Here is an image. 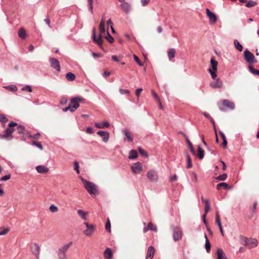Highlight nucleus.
I'll list each match as a JSON object with an SVG mask.
<instances>
[{"label": "nucleus", "mask_w": 259, "mask_h": 259, "mask_svg": "<svg viewBox=\"0 0 259 259\" xmlns=\"http://www.w3.org/2000/svg\"><path fill=\"white\" fill-rule=\"evenodd\" d=\"M99 29H100V34L99 37L97 38L96 37V30L95 28H94L93 29V35L92 37L93 40L99 46L103 49L102 47V42L103 39L102 37L104 36L105 35V24L104 23H100L99 25Z\"/></svg>", "instance_id": "obj_1"}, {"label": "nucleus", "mask_w": 259, "mask_h": 259, "mask_svg": "<svg viewBox=\"0 0 259 259\" xmlns=\"http://www.w3.org/2000/svg\"><path fill=\"white\" fill-rule=\"evenodd\" d=\"M240 241L241 243L249 249L255 247L258 244V241L256 239L247 238L243 236H240Z\"/></svg>", "instance_id": "obj_2"}, {"label": "nucleus", "mask_w": 259, "mask_h": 259, "mask_svg": "<svg viewBox=\"0 0 259 259\" xmlns=\"http://www.w3.org/2000/svg\"><path fill=\"white\" fill-rule=\"evenodd\" d=\"M80 180L84 187L91 195H96L98 193L96 186L94 184L88 181L82 177H80Z\"/></svg>", "instance_id": "obj_3"}, {"label": "nucleus", "mask_w": 259, "mask_h": 259, "mask_svg": "<svg viewBox=\"0 0 259 259\" xmlns=\"http://www.w3.org/2000/svg\"><path fill=\"white\" fill-rule=\"evenodd\" d=\"M219 109L222 111L225 110V107H227L230 109H234L235 105L233 102L228 100H222L218 103Z\"/></svg>", "instance_id": "obj_4"}, {"label": "nucleus", "mask_w": 259, "mask_h": 259, "mask_svg": "<svg viewBox=\"0 0 259 259\" xmlns=\"http://www.w3.org/2000/svg\"><path fill=\"white\" fill-rule=\"evenodd\" d=\"M84 101V99L81 97H76L72 98L70 100V103L69 104L71 106V112H73L75 111L79 106V103L82 102Z\"/></svg>", "instance_id": "obj_5"}, {"label": "nucleus", "mask_w": 259, "mask_h": 259, "mask_svg": "<svg viewBox=\"0 0 259 259\" xmlns=\"http://www.w3.org/2000/svg\"><path fill=\"white\" fill-rule=\"evenodd\" d=\"M71 243L64 245L58 249V256L59 259H68L66 252L70 247Z\"/></svg>", "instance_id": "obj_6"}, {"label": "nucleus", "mask_w": 259, "mask_h": 259, "mask_svg": "<svg viewBox=\"0 0 259 259\" xmlns=\"http://www.w3.org/2000/svg\"><path fill=\"white\" fill-rule=\"evenodd\" d=\"M8 125L9 127L6 130L5 134L3 136V138H8L9 137H11L12 133L15 131L13 127L17 126L18 125L16 122H11Z\"/></svg>", "instance_id": "obj_7"}, {"label": "nucleus", "mask_w": 259, "mask_h": 259, "mask_svg": "<svg viewBox=\"0 0 259 259\" xmlns=\"http://www.w3.org/2000/svg\"><path fill=\"white\" fill-rule=\"evenodd\" d=\"M147 177L152 182H156L158 179V176L156 170L153 169L149 170L147 174Z\"/></svg>", "instance_id": "obj_8"}, {"label": "nucleus", "mask_w": 259, "mask_h": 259, "mask_svg": "<svg viewBox=\"0 0 259 259\" xmlns=\"http://www.w3.org/2000/svg\"><path fill=\"white\" fill-rule=\"evenodd\" d=\"M183 235V232L179 227H176L173 229V238L175 241L181 239Z\"/></svg>", "instance_id": "obj_9"}, {"label": "nucleus", "mask_w": 259, "mask_h": 259, "mask_svg": "<svg viewBox=\"0 0 259 259\" xmlns=\"http://www.w3.org/2000/svg\"><path fill=\"white\" fill-rule=\"evenodd\" d=\"M84 225L87 227V229L83 231V234L88 236H91L95 230L94 226L93 225L89 224L87 222H85Z\"/></svg>", "instance_id": "obj_10"}, {"label": "nucleus", "mask_w": 259, "mask_h": 259, "mask_svg": "<svg viewBox=\"0 0 259 259\" xmlns=\"http://www.w3.org/2000/svg\"><path fill=\"white\" fill-rule=\"evenodd\" d=\"M49 62L52 68L56 70L58 72L60 71L61 68L60 63L57 59L54 58H51L49 59Z\"/></svg>", "instance_id": "obj_11"}, {"label": "nucleus", "mask_w": 259, "mask_h": 259, "mask_svg": "<svg viewBox=\"0 0 259 259\" xmlns=\"http://www.w3.org/2000/svg\"><path fill=\"white\" fill-rule=\"evenodd\" d=\"M131 169L133 173L140 174L143 170L142 164L139 162H136L132 165Z\"/></svg>", "instance_id": "obj_12"}, {"label": "nucleus", "mask_w": 259, "mask_h": 259, "mask_svg": "<svg viewBox=\"0 0 259 259\" xmlns=\"http://www.w3.org/2000/svg\"><path fill=\"white\" fill-rule=\"evenodd\" d=\"M244 59L249 63H252L254 59V55L248 50L244 52Z\"/></svg>", "instance_id": "obj_13"}, {"label": "nucleus", "mask_w": 259, "mask_h": 259, "mask_svg": "<svg viewBox=\"0 0 259 259\" xmlns=\"http://www.w3.org/2000/svg\"><path fill=\"white\" fill-rule=\"evenodd\" d=\"M206 13L207 14V16L209 18L210 23L212 24L216 23L217 20V16L211 12L208 9H206Z\"/></svg>", "instance_id": "obj_14"}, {"label": "nucleus", "mask_w": 259, "mask_h": 259, "mask_svg": "<svg viewBox=\"0 0 259 259\" xmlns=\"http://www.w3.org/2000/svg\"><path fill=\"white\" fill-rule=\"evenodd\" d=\"M201 201H202V202H203L205 203V207H204L205 213L203 215V218H205L207 213L210 210V204H209V202L208 200L204 199L203 197H201Z\"/></svg>", "instance_id": "obj_15"}, {"label": "nucleus", "mask_w": 259, "mask_h": 259, "mask_svg": "<svg viewBox=\"0 0 259 259\" xmlns=\"http://www.w3.org/2000/svg\"><path fill=\"white\" fill-rule=\"evenodd\" d=\"M210 86L213 89L221 88L223 86V82L220 78H217L215 81L210 83Z\"/></svg>", "instance_id": "obj_16"}, {"label": "nucleus", "mask_w": 259, "mask_h": 259, "mask_svg": "<svg viewBox=\"0 0 259 259\" xmlns=\"http://www.w3.org/2000/svg\"><path fill=\"white\" fill-rule=\"evenodd\" d=\"M155 253V249L152 246L148 247L146 259H153Z\"/></svg>", "instance_id": "obj_17"}, {"label": "nucleus", "mask_w": 259, "mask_h": 259, "mask_svg": "<svg viewBox=\"0 0 259 259\" xmlns=\"http://www.w3.org/2000/svg\"><path fill=\"white\" fill-rule=\"evenodd\" d=\"M97 134L102 138V140L104 142L106 143L108 141L109 134L108 132L104 131H99L97 132Z\"/></svg>", "instance_id": "obj_18"}, {"label": "nucleus", "mask_w": 259, "mask_h": 259, "mask_svg": "<svg viewBox=\"0 0 259 259\" xmlns=\"http://www.w3.org/2000/svg\"><path fill=\"white\" fill-rule=\"evenodd\" d=\"M120 7L122 11L126 14L128 13L131 10V6L127 2L121 4Z\"/></svg>", "instance_id": "obj_19"}, {"label": "nucleus", "mask_w": 259, "mask_h": 259, "mask_svg": "<svg viewBox=\"0 0 259 259\" xmlns=\"http://www.w3.org/2000/svg\"><path fill=\"white\" fill-rule=\"evenodd\" d=\"M36 170L40 174H46L49 171V168L42 165L37 166L36 167Z\"/></svg>", "instance_id": "obj_20"}, {"label": "nucleus", "mask_w": 259, "mask_h": 259, "mask_svg": "<svg viewBox=\"0 0 259 259\" xmlns=\"http://www.w3.org/2000/svg\"><path fill=\"white\" fill-rule=\"evenodd\" d=\"M113 253L110 248H107L104 252V257L105 259H111Z\"/></svg>", "instance_id": "obj_21"}, {"label": "nucleus", "mask_w": 259, "mask_h": 259, "mask_svg": "<svg viewBox=\"0 0 259 259\" xmlns=\"http://www.w3.org/2000/svg\"><path fill=\"white\" fill-rule=\"evenodd\" d=\"M217 254L218 256V259H227L225 253L221 248L218 249Z\"/></svg>", "instance_id": "obj_22"}, {"label": "nucleus", "mask_w": 259, "mask_h": 259, "mask_svg": "<svg viewBox=\"0 0 259 259\" xmlns=\"http://www.w3.org/2000/svg\"><path fill=\"white\" fill-rule=\"evenodd\" d=\"M32 253L36 256L39 253V247L36 244H33L31 247Z\"/></svg>", "instance_id": "obj_23"}, {"label": "nucleus", "mask_w": 259, "mask_h": 259, "mask_svg": "<svg viewBox=\"0 0 259 259\" xmlns=\"http://www.w3.org/2000/svg\"><path fill=\"white\" fill-rule=\"evenodd\" d=\"M95 126L98 128H103L104 127H108L109 123L107 121L103 122H98L95 123Z\"/></svg>", "instance_id": "obj_24"}, {"label": "nucleus", "mask_w": 259, "mask_h": 259, "mask_svg": "<svg viewBox=\"0 0 259 259\" xmlns=\"http://www.w3.org/2000/svg\"><path fill=\"white\" fill-rule=\"evenodd\" d=\"M176 50L175 49H169L167 51V55L169 60H171L175 56Z\"/></svg>", "instance_id": "obj_25"}, {"label": "nucleus", "mask_w": 259, "mask_h": 259, "mask_svg": "<svg viewBox=\"0 0 259 259\" xmlns=\"http://www.w3.org/2000/svg\"><path fill=\"white\" fill-rule=\"evenodd\" d=\"M77 214L83 220L86 221L87 220V215L88 214L87 212L83 211L81 209L77 210Z\"/></svg>", "instance_id": "obj_26"}, {"label": "nucleus", "mask_w": 259, "mask_h": 259, "mask_svg": "<svg viewBox=\"0 0 259 259\" xmlns=\"http://www.w3.org/2000/svg\"><path fill=\"white\" fill-rule=\"evenodd\" d=\"M123 132L128 141L132 142L133 141V136L130 132L124 130Z\"/></svg>", "instance_id": "obj_27"}, {"label": "nucleus", "mask_w": 259, "mask_h": 259, "mask_svg": "<svg viewBox=\"0 0 259 259\" xmlns=\"http://www.w3.org/2000/svg\"><path fill=\"white\" fill-rule=\"evenodd\" d=\"M18 134L20 135H25L26 131L25 129L24 126L23 125H19L17 127Z\"/></svg>", "instance_id": "obj_28"}, {"label": "nucleus", "mask_w": 259, "mask_h": 259, "mask_svg": "<svg viewBox=\"0 0 259 259\" xmlns=\"http://www.w3.org/2000/svg\"><path fill=\"white\" fill-rule=\"evenodd\" d=\"M138 157L137 152L135 150H132L130 152V155L128 156V159H135Z\"/></svg>", "instance_id": "obj_29"}, {"label": "nucleus", "mask_w": 259, "mask_h": 259, "mask_svg": "<svg viewBox=\"0 0 259 259\" xmlns=\"http://www.w3.org/2000/svg\"><path fill=\"white\" fill-rule=\"evenodd\" d=\"M234 44L236 49L237 50H238L240 52H241L242 51L243 47L237 39H235L234 40Z\"/></svg>", "instance_id": "obj_30"}, {"label": "nucleus", "mask_w": 259, "mask_h": 259, "mask_svg": "<svg viewBox=\"0 0 259 259\" xmlns=\"http://www.w3.org/2000/svg\"><path fill=\"white\" fill-rule=\"evenodd\" d=\"M205 238L206 240L205 247L206 250L207 252L208 253L210 251L211 245H210V243L207 237V236L206 235H205Z\"/></svg>", "instance_id": "obj_31"}, {"label": "nucleus", "mask_w": 259, "mask_h": 259, "mask_svg": "<svg viewBox=\"0 0 259 259\" xmlns=\"http://www.w3.org/2000/svg\"><path fill=\"white\" fill-rule=\"evenodd\" d=\"M66 78L68 81H73L75 79V75L72 72H68L66 74Z\"/></svg>", "instance_id": "obj_32"}, {"label": "nucleus", "mask_w": 259, "mask_h": 259, "mask_svg": "<svg viewBox=\"0 0 259 259\" xmlns=\"http://www.w3.org/2000/svg\"><path fill=\"white\" fill-rule=\"evenodd\" d=\"M18 35L22 39H24L26 37V32L25 30L23 28H21L18 31Z\"/></svg>", "instance_id": "obj_33"}, {"label": "nucleus", "mask_w": 259, "mask_h": 259, "mask_svg": "<svg viewBox=\"0 0 259 259\" xmlns=\"http://www.w3.org/2000/svg\"><path fill=\"white\" fill-rule=\"evenodd\" d=\"M204 150L200 146H198L197 156L199 157V158L202 159L204 157Z\"/></svg>", "instance_id": "obj_34"}, {"label": "nucleus", "mask_w": 259, "mask_h": 259, "mask_svg": "<svg viewBox=\"0 0 259 259\" xmlns=\"http://www.w3.org/2000/svg\"><path fill=\"white\" fill-rule=\"evenodd\" d=\"M211 67H212V70H214L215 71H217V66H218V62L214 60L213 59H211L210 61Z\"/></svg>", "instance_id": "obj_35"}, {"label": "nucleus", "mask_w": 259, "mask_h": 259, "mask_svg": "<svg viewBox=\"0 0 259 259\" xmlns=\"http://www.w3.org/2000/svg\"><path fill=\"white\" fill-rule=\"evenodd\" d=\"M222 188H224L225 189H228V185L224 182H222L221 183H219L217 186V189L218 190H220Z\"/></svg>", "instance_id": "obj_36"}, {"label": "nucleus", "mask_w": 259, "mask_h": 259, "mask_svg": "<svg viewBox=\"0 0 259 259\" xmlns=\"http://www.w3.org/2000/svg\"><path fill=\"white\" fill-rule=\"evenodd\" d=\"M248 68L249 71L254 75H259V70H256L252 66H249Z\"/></svg>", "instance_id": "obj_37"}, {"label": "nucleus", "mask_w": 259, "mask_h": 259, "mask_svg": "<svg viewBox=\"0 0 259 259\" xmlns=\"http://www.w3.org/2000/svg\"><path fill=\"white\" fill-rule=\"evenodd\" d=\"M148 226L149 227V230L153 231L154 232L157 231V228L156 226L153 224L151 222L149 223L148 224Z\"/></svg>", "instance_id": "obj_38"}, {"label": "nucleus", "mask_w": 259, "mask_h": 259, "mask_svg": "<svg viewBox=\"0 0 259 259\" xmlns=\"http://www.w3.org/2000/svg\"><path fill=\"white\" fill-rule=\"evenodd\" d=\"M8 121V118L4 115L0 114V122L3 124H5L7 123Z\"/></svg>", "instance_id": "obj_39"}, {"label": "nucleus", "mask_w": 259, "mask_h": 259, "mask_svg": "<svg viewBox=\"0 0 259 259\" xmlns=\"http://www.w3.org/2000/svg\"><path fill=\"white\" fill-rule=\"evenodd\" d=\"M5 88L13 92H16L17 90V88L15 85H8Z\"/></svg>", "instance_id": "obj_40"}, {"label": "nucleus", "mask_w": 259, "mask_h": 259, "mask_svg": "<svg viewBox=\"0 0 259 259\" xmlns=\"http://www.w3.org/2000/svg\"><path fill=\"white\" fill-rule=\"evenodd\" d=\"M49 209L52 212H56L58 211V208L54 204L50 206Z\"/></svg>", "instance_id": "obj_41"}, {"label": "nucleus", "mask_w": 259, "mask_h": 259, "mask_svg": "<svg viewBox=\"0 0 259 259\" xmlns=\"http://www.w3.org/2000/svg\"><path fill=\"white\" fill-rule=\"evenodd\" d=\"M187 168H191L192 166V164L191 158H190V156H189V155L187 156Z\"/></svg>", "instance_id": "obj_42"}, {"label": "nucleus", "mask_w": 259, "mask_h": 259, "mask_svg": "<svg viewBox=\"0 0 259 259\" xmlns=\"http://www.w3.org/2000/svg\"><path fill=\"white\" fill-rule=\"evenodd\" d=\"M151 94L154 99L156 100L158 103H160V98H159L158 95L153 90H152Z\"/></svg>", "instance_id": "obj_43"}, {"label": "nucleus", "mask_w": 259, "mask_h": 259, "mask_svg": "<svg viewBox=\"0 0 259 259\" xmlns=\"http://www.w3.org/2000/svg\"><path fill=\"white\" fill-rule=\"evenodd\" d=\"M79 163L77 161H75L74 162V169L76 171L77 174H79Z\"/></svg>", "instance_id": "obj_44"}, {"label": "nucleus", "mask_w": 259, "mask_h": 259, "mask_svg": "<svg viewBox=\"0 0 259 259\" xmlns=\"http://www.w3.org/2000/svg\"><path fill=\"white\" fill-rule=\"evenodd\" d=\"M256 5V3L252 1H249L246 4V6L248 8H251L255 6Z\"/></svg>", "instance_id": "obj_45"}, {"label": "nucleus", "mask_w": 259, "mask_h": 259, "mask_svg": "<svg viewBox=\"0 0 259 259\" xmlns=\"http://www.w3.org/2000/svg\"><path fill=\"white\" fill-rule=\"evenodd\" d=\"M107 36H105L106 38L108 40V41L110 43H112L114 41V38L113 37H112L108 31L107 32Z\"/></svg>", "instance_id": "obj_46"}, {"label": "nucleus", "mask_w": 259, "mask_h": 259, "mask_svg": "<svg viewBox=\"0 0 259 259\" xmlns=\"http://www.w3.org/2000/svg\"><path fill=\"white\" fill-rule=\"evenodd\" d=\"M227 176L226 174L220 175L217 178V179L219 181H225L227 179Z\"/></svg>", "instance_id": "obj_47"}, {"label": "nucleus", "mask_w": 259, "mask_h": 259, "mask_svg": "<svg viewBox=\"0 0 259 259\" xmlns=\"http://www.w3.org/2000/svg\"><path fill=\"white\" fill-rule=\"evenodd\" d=\"M134 58L135 61L139 66H142L143 65V64L141 62L140 59L137 56H136V55H134Z\"/></svg>", "instance_id": "obj_48"}, {"label": "nucleus", "mask_w": 259, "mask_h": 259, "mask_svg": "<svg viewBox=\"0 0 259 259\" xmlns=\"http://www.w3.org/2000/svg\"><path fill=\"white\" fill-rule=\"evenodd\" d=\"M208 71L210 73V74L211 76V77L213 79H214L217 77L216 71H215L214 70H212L210 68L208 69Z\"/></svg>", "instance_id": "obj_49"}, {"label": "nucleus", "mask_w": 259, "mask_h": 259, "mask_svg": "<svg viewBox=\"0 0 259 259\" xmlns=\"http://www.w3.org/2000/svg\"><path fill=\"white\" fill-rule=\"evenodd\" d=\"M110 228H111V224H110V221L109 219H108V221L106 224V225H105V229L106 230L108 231L109 232H110L111 231V229H110Z\"/></svg>", "instance_id": "obj_50"}, {"label": "nucleus", "mask_w": 259, "mask_h": 259, "mask_svg": "<svg viewBox=\"0 0 259 259\" xmlns=\"http://www.w3.org/2000/svg\"><path fill=\"white\" fill-rule=\"evenodd\" d=\"M93 0H88V6L90 11L92 13H93Z\"/></svg>", "instance_id": "obj_51"}, {"label": "nucleus", "mask_w": 259, "mask_h": 259, "mask_svg": "<svg viewBox=\"0 0 259 259\" xmlns=\"http://www.w3.org/2000/svg\"><path fill=\"white\" fill-rule=\"evenodd\" d=\"M139 153L143 155V156H145L146 157H147L148 156V154H147V153L143 149H142L141 148H139Z\"/></svg>", "instance_id": "obj_52"}, {"label": "nucleus", "mask_w": 259, "mask_h": 259, "mask_svg": "<svg viewBox=\"0 0 259 259\" xmlns=\"http://www.w3.org/2000/svg\"><path fill=\"white\" fill-rule=\"evenodd\" d=\"M22 90L24 91H28L29 92H32V89H31V87L29 86V85H27L24 87L23 88H22Z\"/></svg>", "instance_id": "obj_53"}, {"label": "nucleus", "mask_w": 259, "mask_h": 259, "mask_svg": "<svg viewBox=\"0 0 259 259\" xmlns=\"http://www.w3.org/2000/svg\"><path fill=\"white\" fill-rule=\"evenodd\" d=\"M10 178H11V175H6V176L2 177L0 179V180L1 181H7V180H9Z\"/></svg>", "instance_id": "obj_54"}, {"label": "nucleus", "mask_w": 259, "mask_h": 259, "mask_svg": "<svg viewBox=\"0 0 259 259\" xmlns=\"http://www.w3.org/2000/svg\"><path fill=\"white\" fill-rule=\"evenodd\" d=\"M119 91L120 93L122 95L125 94H130V91L128 90H124V89H119Z\"/></svg>", "instance_id": "obj_55"}, {"label": "nucleus", "mask_w": 259, "mask_h": 259, "mask_svg": "<svg viewBox=\"0 0 259 259\" xmlns=\"http://www.w3.org/2000/svg\"><path fill=\"white\" fill-rule=\"evenodd\" d=\"M9 231V228H6L4 229L3 231L0 232V236L1 235H4L7 234Z\"/></svg>", "instance_id": "obj_56"}, {"label": "nucleus", "mask_w": 259, "mask_h": 259, "mask_svg": "<svg viewBox=\"0 0 259 259\" xmlns=\"http://www.w3.org/2000/svg\"><path fill=\"white\" fill-rule=\"evenodd\" d=\"M33 145H34L36 146L38 148H39L40 150L43 149V147L41 144H40L39 143H37L35 141H33L32 143Z\"/></svg>", "instance_id": "obj_57"}, {"label": "nucleus", "mask_w": 259, "mask_h": 259, "mask_svg": "<svg viewBox=\"0 0 259 259\" xmlns=\"http://www.w3.org/2000/svg\"><path fill=\"white\" fill-rule=\"evenodd\" d=\"M92 56L94 57V58H101L102 57V54H101V53H93L92 54Z\"/></svg>", "instance_id": "obj_58"}, {"label": "nucleus", "mask_w": 259, "mask_h": 259, "mask_svg": "<svg viewBox=\"0 0 259 259\" xmlns=\"http://www.w3.org/2000/svg\"><path fill=\"white\" fill-rule=\"evenodd\" d=\"M142 91H143V89H141V88H139V89H138L136 90V95L138 97V98H139L140 94L142 92Z\"/></svg>", "instance_id": "obj_59"}, {"label": "nucleus", "mask_w": 259, "mask_h": 259, "mask_svg": "<svg viewBox=\"0 0 259 259\" xmlns=\"http://www.w3.org/2000/svg\"><path fill=\"white\" fill-rule=\"evenodd\" d=\"M150 0H141V2L143 6H146L150 2Z\"/></svg>", "instance_id": "obj_60"}, {"label": "nucleus", "mask_w": 259, "mask_h": 259, "mask_svg": "<svg viewBox=\"0 0 259 259\" xmlns=\"http://www.w3.org/2000/svg\"><path fill=\"white\" fill-rule=\"evenodd\" d=\"M67 102V100L65 98H63L60 100V103L62 105L66 104Z\"/></svg>", "instance_id": "obj_61"}, {"label": "nucleus", "mask_w": 259, "mask_h": 259, "mask_svg": "<svg viewBox=\"0 0 259 259\" xmlns=\"http://www.w3.org/2000/svg\"><path fill=\"white\" fill-rule=\"evenodd\" d=\"M86 132L87 133L89 134H91L93 133V129L92 127H89L87 128V130H86Z\"/></svg>", "instance_id": "obj_62"}, {"label": "nucleus", "mask_w": 259, "mask_h": 259, "mask_svg": "<svg viewBox=\"0 0 259 259\" xmlns=\"http://www.w3.org/2000/svg\"><path fill=\"white\" fill-rule=\"evenodd\" d=\"M44 21L47 24V25L50 27V19L48 17Z\"/></svg>", "instance_id": "obj_63"}, {"label": "nucleus", "mask_w": 259, "mask_h": 259, "mask_svg": "<svg viewBox=\"0 0 259 259\" xmlns=\"http://www.w3.org/2000/svg\"><path fill=\"white\" fill-rule=\"evenodd\" d=\"M202 114H203V115L205 117L207 118H208V119H209L210 118H211V117L210 116V115L208 113H206V112H202Z\"/></svg>", "instance_id": "obj_64"}]
</instances>
